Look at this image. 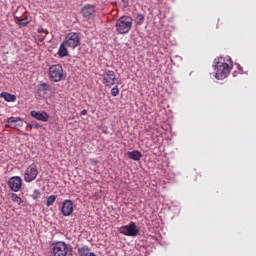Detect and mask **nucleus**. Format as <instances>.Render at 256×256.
Listing matches in <instances>:
<instances>
[{
  "label": "nucleus",
  "instance_id": "nucleus-2",
  "mask_svg": "<svg viewBox=\"0 0 256 256\" xmlns=\"http://www.w3.org/2000/svg\"><path fill=\"white\" fill-rule=\"evenodd\" d=\"M115 29L118 35H127L133 29V18L124 15L116 20Z\"/></svg>",
  "mask_w": 256,
  "mask_h": 256
},
{
  "label": "nucleus",
  "instance_id": "nucleus-4",
  "mask_svg": "<svg viewBox=\"0 0 256 256\" xmlns=\"http://www.w3.org/2000/svg\"><path fill=\"white\" fill-rule=\"evenodd\" d=\"M49 79L52 83H59L63 79V66L54 64L49 67Z\"/></svg>",
  "mask_w": 256,
  "mask_h": 256
},
{
  "label": "nucleus",
  "instance_id": "nucleus-3",
  "mask_svg": "<svg viewBox=\"0 0 256 256\" xmlns=\"http://www.w3.org/2000/svg\"><path fill=\"white\" fill-rule=\"evenodd\" d=\"M71 253V246L63 241L52 243V256H67Z\"/></svg>",
  "mask_w": 256,
  "mask_h": 256
},
{
  "label": "nucleus",
  "instance_id": "nucleus-12",
  "mask_svg": "<svg viewBox=\"0 0 256 256\" xmlns=\"http://www.w3.org/2000/svg\"><path fill=\"white\" fill-rule=\"evenodd\" d=\"M96 12L97 10L93 4H85L81 9L84 19H93Z\"/></svg>",
  "mask_w": 256,
  "mask_h": 256
},
{
  "label": "nucleus",
  "instance_id": "nucleus-20",
  "mask_svg": "<svg viewBox=\"0 0 256 256\" xmlns=\"http://www.w3.org/2000/svg\"><path fill=\"white\" fill-rule=\"evenodd\" d=\"M11 200L14 203H17V205H21V203H23V199H21V197H19V195L15 194V193L12 194Z\"/></svg>",
  "mask_w": 256,
  "mask_h": 256
},
{
  "label": "nucleus",
  "instance_id": "nucleus-16",
  "mask_svg": "<svg viewBox=\"0 0 256 256\" xmlns=\"http://www.w3.org/2000/svg\"><path fill=\"white\" fill-rule=\"evenodd\" d=\"M127 155L129 159H132V161H141V157H143V154H141L139 150L128 152Z\"/></svg>",
  "mask_w": 256,
  "mask_h": 256
},
{
  "label": "nucleus",
  "instance_id": "nucleus-27",
  "mask_svg": "<svg viewBox=\"0 0 256 256\" xmlns=\"http://www.w3.org/2000/svg\"><path fill=\"white\" fill-rule=\"evenodd\" d=\"M27 127H28L29 129H33V124H27Z\"/></svg>",
  "mask_w": 256,
  "mask_h": 256
},
{
  "label": "nucleus",
  "instance_id": "nucleus-5",
  "mask_svg": "<svg viewBox=\"0 0 256 256\" xmlns=\"http://www.w3.org/2000/svg\"><path fill=\"white\" fill-rule=\"evenodd\" d=\"M119 231L122 235H126V237H137L139 235V228L135 222H130L128 225L121 226Z\"/></svg>",
  "mask_w": 256,
  "mask_h": 256
},
{
  "label": "nucleus",
  "instance_id": "nucleus-24",
  "mask_svg": "<svg viewBox=\"0 0 256 256\" xmlns=\"http://www.w3.org/2000/svg\"><path fill=\"white\" fill-rule=\"evenodd\" d=\"M111 95L112 97H117V95H119V87L115 86L111 89Z\"/></svg>",
  "mask_w": 256,
  "mask_h": 256
},
{
  "label": "nucleus",
  "instance_id": "nucleus-25",
  "mask_svg": "<svg viewBox=\"0 0 256 256\" xmlns=\"http://www.w3.org/2000/svg\"><path fill=\"white\" fill-rule=\"evenodd\" d=\"M33 129H39L41 128V125L39 123H32Z\"/></svg>",
  "mask_w": 256,
  "mask_h": 256
},
{
  "label": "nucleus",
  "instance_id": "nucleus-11",
  "mask_svg": "<svg viewBox=\"0 0 256 256\" xmlns=\"http://www.w3.org/2000/svg\"><path fill=\"white\" fill-rule=\"evenodd\" d=\"M8 187L14 193L21 191V187H23V180L19 176L11 177L8 181Z\"/></svg>",
  "mask_w": 256,
  "mask_h": 256
},
{
  "label": "nucleus",
  "instance_id": "nucleus-17",
  "mask_svg": "<svg viewBox=\"0 0 256 256\" xmlns=\"http://www.w3.org/2000/svg\"><path fill=\"white\" fill-rule=\"evenodd\" d=\"M58 56L60 57V59H63V57H67V55H69V51L67 50V44L65 42H63L58 50Z\"/></svg>",
  "mask_w": 256,
  "mask_h": 256
},
{
  "label": "nucleus",
  "instance_id": "nucleus-13",
  "mask_svg": "<svg viewBox=\"0 0 256 256\" xmlns=\"http://www.w3.org/2000/svg\"><path fill=\"white\" fill-rule=\"evenodd\" d=\"M30 115L34 119H37V121H42V123H47V121H49V113H47L45 111L32 110L30 112Z\"/></svg>",
  "mask_w": 256,
  "mask_h": 256
},
{
  "label": "nucleus",
  "instance_id": "nucleus-14",
  "mask_svg": "<svg viewBox=\"0 0 256 256\" xmlns=\"http://www.w3.org/2000/svg\"><path fill=\"white\" fill-rule=\"evenodd\" d=\"M62 215L64 217H69L70 215L73 214V202L71 200H65L62 204Z\"/></svg>",
  "mask_w": 256,
  "mask_h": 256
},
{
  "label": "nucleus",
  "instance_id": "nucleus-15",
  "mask_svg": "<svg viewBox=\"0 0 256 256\" xmlns=\"http://www.w3.org/2000/svg\"><path fill=\"white\" fill-rule=\"evenodd\" d=\"M0 97H2V99H4V101H7V103H13L14 101H17V96L8 93V92H2L0 94Z\"/></svg>",
  "mask_w": 256,
  "mask_h": 256
},
{
  "label": "nucleus",
  "instance_id": "nucleus-6",
  "mask_svg": "<svg viewBox=\"0 0 256 256\" xmlns=\"http://www.w3.org/2000/svg\"><path fill=\"white\" fill-rule=\"evenodd\" d=\"M39 175V170L37 169V165L35 163L29 165L24 172V181L26 183H31L37 179Z\"/></svg>",
  "mask_w": 256,
  "mask_h": 256
},
{
  "label": "nucleus",
  "instance_id": "nucleus-19",
  "mask_svg": "<svg viewBox=\"0 0 256 256\" xmlns=\"http://www.w3.org/2000/svg\"><path fill=\"white\" fill-rule=\"evenodd\" d=\"M17 23L20 27H26V25H29L30 23L29 17L26 16L22 19H18Z\"/></svg>",
  "mask_w": 256,
  "mask_h": 256
},
{
  "label": "nucleus",
  "instance_id": "nucleus-10",
  "mask_svg": "<svg viewBox=\"0 0 256 256\" xmlns=\"http://www.w3.org/2000/svg\"><path fill=\"white\" fill-rule=\"evenodd\" d=\"M6 129H17L23 127V118L21 117H9L5 124Z\"/></svg>",
  "mask_w": 256,
  "mask_h": 256
},
{
  "label": "nucleus",
  "instance_id": "nucleus-9",
  "mask_svg": "<svg viewBox=\"0 0 256 256\" xmlns=\"http://www.w3.org/2000/svg\"><path fill=\"white\" fill-rule=\"evenodd\" d=\"M80 39L79 34L72 32L69 33L66 36V40L64 41V44H66V47H70L71 49H75V47H79Z\"/></svg>",
  "mask_w": 256,
  "mask_h": 256
},
{
  "label": "nucleus",
  "instance_id": "nucleus-21",
  "mask_svg": "<svg viewBox=\"0 0 256 256\" xmlns=\"http://www.w3.org/2000/svg\"><path fill=\"white\" fill-rule=\"evenodd\" d=\"M56 200H57V196H55V195H50V196L47 198L46 206H47V207H51V205H53V203H55Z\"/></svg>",
  "mask_w": 256,
  "mask_h": 256
},
{
  "label": "nucleus",
  "instance_id": "nucleus-8",
  "mask_svg": "<svg viewBox=\"0 0 256 256\" xmlns=\"http://www.w3.org/2000/svg\"><path fill=\"white\" fill-rule=\"evenodd\" d=\"M36 93L38 97H41L42 99H47V97H49V94L51 93V85L45 82L38 84L36 86Z\"/></svg>",
  "mask_w": 256,
  "mask_h": 256
},
{
  "label": "nucleus",
  "instance_id": "nucleus-22",
  "mask_svg": "<svg viewBox=\"0 0 256 256\" xmlns=\"http://www.w3.org/2000/svg\"><path fill=\"white\" fill-rule=\"evenodd\" d=\"M144 21H145V16H143V14H137L136 25H143Z\"/></svg>",
  "mask_w": 256,
  "mask_h": 256
},
{
  "label": "nucleus",
  "instance_id": "nucleus-23",
  "mask_svg": "<svg viewBox=\"0 0 256 256\" xmlns=\"http://www.w3.org/2000/svg\"><path fill=\"white\" fill-rule=\"evenodd\" d=\"M31 197L32 199H34V201H36V199H41V190L39 189L34 190Z\"/></svg>",
  "mask_w": 256,
  "mask_h": 256
},
{
  "label": "nucleus",
  "instance_id": "nucleus-1",
  "mask_svg": "<svg viewBox=\"0 0 256 256\" xmlns=\"http://www.w3.org/2000/svg\"><path fill=\"white\" fill-rule=\"evenodd\" d=\"M231 69H233V62H231V60H228V62H226L225 59L220 58L215 65L216 79L220 81H223V79H227V77H229V73H231Z\"/></svg>",
  "mask_w": 256,
  "mask_h": 256
},
{
  "label": "nucleus",
  "instance_id": "nucleus-26",
  "mask_svg": "<svg viewBox=\"0 0 256 256\" xmlns=\"http://www.w3.org/2000/svg\"><path fill=\"white\" fill-rule=\"evenodd\" d=\"M81 115H87V110L86 109L82 110Z\"/></svg>",
  "mask_w": 256,
  "mask_h": 256
},
{
  "label": "nucleus",
  "instance_id": "nucleus-7",
  "mask_svg": "<svg viewBox=\"0 0 256 256\" xmlns=\"http://www.w3.org/2000/svg\"><path fill=\"white\" fill-rule=\"evenodd\" d=\"M102 77V83L105 87H113V85H117V75L115 74V71L105 70Z\"/></svg>",
  "mask_w": 256,
  "mask_h": 256
},
{
  "label": "nucleus",
  "instance_id": "nucleus-18",
  "mask_svg": "<svg viewBox=\"0 0 256 256\" xmlns=\"http://www.w3.org/2000/svg\"><path fill=\"white\" fill-rule=\"evenodd\" d=\"M91 253V248L89 246H82L78 248V255L79 256H89Z\"/></svg>",
  "mask_w": 256,
  "mask_h": 256
}]
</instances>
